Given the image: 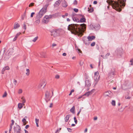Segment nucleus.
I'll return each mask as SVG.
<instances>
[{"label":"nucleus","mask_w":133,"mask_h":133,"mask_svg":"<svg viewBox=\"0 0 133 133\" xmlns=\"http://www.w3.org/2000/svg\"><path fill=\"white\" fill-rule=\"evenodd\" d=\"M79 25L77 24H71L69 25L68 27V30L74 31L75 34L79 36H82L83 35V32L85 30L86 27V25L84 23L80 24L81 28L78 27Z\"/></svg>","instance_id":"1"},{"label":"nucleus","mask_w":133,"mask_h":133,"mask_svg":"<svg viewBox=\"0 0 133 133\" xmlns=\"http://www.w3.org/2000/svg\"><path fill=\"white\" fill-rule=\"evenodd\" d=\"M126 0H107V2L110 5H111L113 8L119 12L122 11V6L121 5L122 1H126Z\"/></svg>","instance_id":"2"},{"label":"nucleus","mask_w":133,"mask_h":133,"mask_svg":"<svg viewBox=\"0 0 133 133\" xmlns=\"http://www.w3.org/2000/svg\"><path fill=\"white\" fill-rule=\"evenodd\" d=\"M49 4L45 5L40 11L38 14L37 15L36 18L37 19H39L41 18L45 13L46 12L47 9Z\"/></svg>","instance_id":"3"},{"label":"nucleus","mask_w":133,"mask_h":133,"mask_svg":"<svg viewBox=\"0 0 133 133\" xmlns=\"http://www.w3.org/2000/svg\"><path fill=\"white\" fill-rule=\"evenodd\" d=\"M115 75V69H111V70L110 71L107 75L108 77L109 78H114Z\"/></svg>","instance_id":"4"},{"label":"nucleus","mask_w":133,"mask_h":133,"mask_svg":"<svg viewBox=\"0 0 133 133\" xmlns=\"http://www.w3.org/2000/svg\"><path fill=\"white\" fill-rule=\"evenodd\" d=\"M56 14H55L53 15H50L48 16H45L44 18V23L46 24L48 23L49 20V19L51 18L52 17H54V16H55Z\"/></svg>","instance_id":"5"},{"label":"nucleus","mask_w":133,"mask_h":133,"mask_svg":"<svg viewBox=\"0 0 133 133\" xmlns=\"http://www.w3.org/2000/svg\"><path fill=\"white\" fill-rule=\"evenodd\" d=\"M123 50L121 48H118L115 51V52L117 54V56L118 58H120L122 54Z\"/></svg>","instance_id":"6"},{"label":"nucleus","mask_w":133,"mask_h":133,"mask_svg":"<svg viewBox=\"0 0 133 133\" xmlns=\"http://www.w3.org/2000/svg\"><path fill=\"white\" fill-rule=\"evenodd\" d=\"M13 50V49L10 48L7 51L4 56V58L5 60H7L10 57V54H10V51L11 50Z\"/></svg>","instance_id":"7"},{"label":"nucleus","mask_w":133,"mask_h":133,"mask_svg":"<svg viewBox=\"0 0 133 133\" xmlns=\"http://www.w3.org/2000/svg\"><path fill=\"white\" fill-rule=\"evenodd\" d=\"M51 35L53 36L54 37H56L59 35V31L58 30H53L51 31Z\"/></svg>","instance_id":"8"},{"label":"nucleus","mask_w":133,"mask_h":133,"mask_svg":"<svg viewBox=\"0 0 133 133\" xmlns=\"http://www.w3.org/2000/svg\"><path fill=\"white\" fill-rule=\"evenodd\" d=\"M84 43L86 45H88L90 44L88 38V37H84L82 39Z\"/></svg>","instance_id":"9"},{"label":"nucleus","mask_w":133,"mask_h":133,"mask_svg":"<svg viewBox=\"0 0 133 133\" xmlns=\"http://www.w3.org/2000/svg\"><path fill=\"white\" fill-rule=\"evenodd\" d=\"M104 95L105 97L108 96L111 98L113 94L110 91H108L105 92L104 94Z\"/></svg>","instance_id":"10"},{"label":"nucleus","mask_w":133,"mask_h":133,"mask_svg":"<svg viewBox=\"0 0 133 133\" xmlns=\"http://www.w3.org/2000/svg\"><path fill=\"white\" fill-rule=\"evenodd\" d=\"M90 26L92 29L96 30L99 29L100 27V25L98 24H96L95 25H91Z\"/></svg>","instance_id":"11"},{"label":"nucleus","mask_w":133,"mask_h":133,"mask_svg":"<svg viewBox=\"0 0 133 133\" xmlns=\"http://www.w3.org/2000/svg\"><path fill=\"white\" fill-rule=\"evenodd\" d=\"M78 15L80 16V17H82L79 21L81 23H84L86 22V19L84 16V15L81 14H79Z\"/></svg>","instance_id":"12"},{"label":"nucleus","mask_w":133,"mask_h":133,"mask_svg":"<svg viewBox=\"0 0 133 133\" xmlns=\"http://www.w3.org/2000/svg\"><path fill=\"white\" fill-rule=\"evenodd\" d=\"M14 129L15 132L16 131H21V129L20 127L18 125H17L16 127L14 126Z\"/></svg>","instance_id":"13"},{"label":"nucleus","mask_w":133,"mask_h":133,"mask_svg":"<svg viewBox=\"0 0 133 133\" xmlns=\"http://www.w3.org/2000/svg\"><path fill=\"white\" fill-rule=\"evenodd\" d=\"M85 86L87 87H89L91 85L90 81L88 80H86L85 81Z\"/></svg>","instance_id":"14"},{"label":"nucleus","mask_w":133,"mask_h":133,"mask_svg":"<svg viewBox=\"0 0 133 133\" xmlns=\"http://www.w3.org/2000/svg\"><path fill=\"white\" fill-rule=\"evenodd\" d=\"M92 90L90 91H89L87 92H86L83 95H84V96H89L91 95L92 94Z\"/></svg>","instance_id":"15"},{"label":"nucleus","mask_w":133,"mask_h":133,"mask_svg":"<svg viewBox=\"0 0 133 133\" xmlns=\"http://www.w3.org/2000/svg\"><path fill=\"white\" fill-rule=\"evenodd\" d=\"M68 6L67 2L65 0H64L62 3V6L64 7H66Z\"/></svg>","instance_id":"16"},{"label":"nucleus","mask_w":133,"mask_h":133,"mask_svg":"<svg viewBox=\"0 0 133 133\" xmlns=\"http://www.w3.org/2000/svg\"><path fill=\"white\" fill-rule=\"evenodd\" d=\"M70 117L71 116L70 115H67L64 118L65 122H67Z\"/></svg>","instance_id":"17"},{"label":"nucleus","mask_w":133,"mask_h":133,"mask_svg":"<svg viewBox=\"0 0 133 133\" xmlns=\"http://www.w3.org/2000/svg\"><path fill=\"white\" fill-rule=\"evenodd\" d=\"M50 93L48 91H46L45 94V98L47 99L49 98L50 97Z\"/></svg>","instance_id":"18"},{"label":"nucleus","mask_w":133,"mask_h":133,"mask_svg":"<svg viewBox=\"0 0 133 133\" xmlns=\"http://www.w3.org/2000/svg\"><path fill=\"white\" fill-rule=\"evenodd\" d=\"M88 37L89 41L95 39L96 37L95 36H88Z\"/></svg>","instance_id":"19"},{"label":"nucleus","mask_w":133,"mask_h":133,"mask_svg":"<svg viewBox=\"0 0 133 133\" xmlns=\"http://www.w3.org/2000/svg\"><path fill=\"white\" fill-rule=\"evenodd\" d=\"M70 111L73 114H74L75 113V106H74L70 110Z\"/></svg>","instance_id":"20"},{"label":"nucleus","mask_w":133,"mask_h":133,"mask_svg":"<svg viewBox=\"0 0 133 133\" xmlns=\"http://www.w3.org/2000/svg\"><path fill=\"white\" fill-rule=\"evenodd\" d=\"M19 24L17 23H15L14 28L16 29L18 28L19 27Z\"/></svg>","instance_id":"21"},{"label":"nucleus","mask_w":133,"mask_h":133,"mask_svg":"<svg viewBox=\"0 0 133 133\" xmlns=\"http://www.w3.org/2000/svg\"><path fill=\"white\" fill-rule=\"evenodd\" d=\"M88 11L89 13L92 12L94 11V9L93 7L89 8V7L88 8Z\"/></svg>","instance_id":"22"},{"label":"nucleus","mask_w":133,"mask_h":133,"mask_svg":"<svg viewBox=\"0 0 133 133\" xmlns=\"http://www.w3.org/2000/svg\"><path fill=\"white\" fill-rule=\"evenodd\" d=\"M23 104L21 103H19L18 104V107L19 109H21L23 107Z\"/></svg>","instance_id":"23"},{"label":"nucleus","mask_w":133,"mask_h":133,"mask_svg":"<svg viewBox=\"0 0 133 133\" xmlns=\"http://www.w3.org/2000/svg\"><path fill=\"white\" fill-rule=\"evenodd\" d=\"M21 99L22 100V104H23V105H24V103L26 102V101L25 99V98L24 97H23L21 98Z\"/></svg>","instance_id":"24"},{"label":"nucleus","mask_w":133,"mask_h":133,"mask_svg":"<svg viewBox=\"0 0 133 133\" xmlns=\"http://www.w3.org/2000/svg\"><path fill=\"white\" fill-rule=\"evenodd\" d=\"M94 78V79L95 80V83L94 85H96L97 83L99 81V80H98V79H97V77H96V78Z\"/></svg>","instance_id":"25"},{"label":"nucleus","mask_w":133,"mask_h":133,"mask_svg":"<svg viewBox=\"0 0 133 133\" xmlns=\"http://www.w3.org/2000/svg\"><path fill=\"white\" fill-rule=\"evenodd\" d=\"M99 72L98 71H97L95 73L94 75V78H96L97 77L98 75Z\"/></svg>","instance_id":"26"},{"label":"nucleus","mask_w":133,"mask_h":133,"mask_svg":"<svg viewBox=\"0 0 133 133\" xmlns=\"http://www.w3.org/2000/svg\"><path fill=\"white\" fill-rule=\"evenodd\" d=\"M60 0H58V1H56L55 3V4L56 5V6L57 5V6H58L60 4L61 2V1H60Z\"/></svg>","instance_id":"27"},{"label":"nucleus","mask_w":133,"mask_h":133,"mask_svg":"<svg viewBox=\"0 0 133 133\" xmlns=\"http://www.w3.org/2000/svg\"><path fill=\"white\" fill-rule=\"evenodd\" d=\"M22 122L25 125L26 124V122H28L26 121V119L25 118H24L22 120Z\"/></svg>","instance_id":"28"},{"label":"nucleus","mask_w":133,"mask_h":133,"mask_svg":"<svg viewBox=\"0 0 133 133\" xmlns=\"http://www.w3.org/2000/svg\"><path fill=\"white\" fill-rule=\"evenodd\" d=\"M129 83L128 81H125V82L124 84L125 86H129Z\"/></svg>","instance_id":"29"},{"label":"nucleus","mask_w":133,"mask_h":133,"mask_svg":"<svg viewBox=\"0 0 133 133\" xmlns=\"http://www.w3.org/2000/svg\"><path fill=\"white\" fill-rule=\"evenodd\" d=\"M43 83H41L39 84L38 86V89H40L41 87L43 86Z\"/></svg>","instance_id":"30"},{"label":"nucleus","mask_w":133,"mask_h":133,"mask_svg":"<svg viewBox=\"0 0 133 133\" xmlns=\"http://www.w3.org/2000/svg\"><path fill=\"white\" fill-rule=\"evenodd\" d=\"M27 72H26V74L27 76H28L30 74V71L29 69H27L26 70Z\"/></svg>","instance_id":"31"},{"label":"nucleus","mask_w":133,"mask_h":133,"mask_svg":"<svg viewBox=\"0 0 133 133\" xmlns=\"http://www.w3.org/2000/svg\"><path fill=\"white\" fill-rule=\"evenodd\" d=\"M111 104L113 106H115L116 105L115 101L114 100H112L111 102Z\"/></svg>","instance_id":"32"},{"label":"nucleus","mask_w":133,"mask_h":133,"mask_svg":"<svg viewBox=\"0 0 133 133\" xmlns=\"http://www.w3.org/2000/svg\"><path fill=\"white\" fill-rule=\"evenodd\" d=\"M74 122H75V124H77V120L76 117L75 116L74 117Z\"/></svg>","instance_id":"33"},{"label":"nucleus","mask_w":133,"mask_h":133,"mask_svg":"<svg viewBox=\"0 0 133 133\" xmlns=\"http://www.w3.org/2000/svg\"><path fill=\"white\" fill-rule=\"evenodd\" d=\"M3 68L5 70H9V68L8 66H6L4 67Z\"/></svg>","instance_id":"34"},{"label":"nucleus","mask_w":133,"mask_h":133,"mask_svg":"<svg viewBox=\"0 0 133 133\" xmlns=\"http://www.w3.org/2000/svg\"><path fill=\"white\" fill-rule=\"evenodd\" d=\"M38 36L36 37L32 40V41L34 42H35L36 41V40L38 39Z\"/></svg>","instance_id":"35"},{"label":"nucleus","mask_w":133,"mask_h":133,"mask_svg":"<svg viewBox=\"0 0 133 133\" xmlns=\"http://www.w3.org/2000/svg\"><path fill=\"white\" fill-rule=\"evenodd\" d=\"M68 14L67 13H65V15H62V17L63 18H65V16H68Z\"/></svg>","instance_id":"36"},{"label":"nucleus","mask_w":133,"mask_h":133,"mask_svg":"<svg viewBox=\"0 0 133 133\" xmlns=\"http://www.w3.org/2000/svg\"><path fill=\"white\" fill-rule=\"evenodd\" d=\"M34 3H31L29 4V7L32 6L34 5Z\"/></svg>","instance_id":"37"},{"label":"nucleus","mask_w":133,"mask_h":133,"mask_svg":"<svg viewBox=\"0 0 133 133\" xmlns=\"http://www.w3.org/2000/svg\"><path fill=\"white\" fill-rule=\"evenodd\" d=\"M73 4L74 5H77V2L76 0H75L73 2Z\"/></svg>","instance_id":"38"},{"label":"nucleus","mask_w":133,"mask_h":133,"mask_svg":"<svg viewBox=\"0 0 133 133\" xmlns=\"http://www.w3.org/2000/svg\"><path fill=\"white\" fill-rule=\"evenodd\" d=\"M22 90L21 89H20L18 90V94H21L22 93Z\"/></svg>","instance_id":"39"},{"label":"nucleus","mask_w":133,"mask_h":133,"mask_svg":"<svg viewBox=\"0 0 133 133\" xmlns=\"http://www.w3.org/2000/svg\"><path fill=\"white\" fill-rule=\"evenodd\" d=\"M73 10L75 12H77L78 11V9L76 8H74Z\"/></svg>","instance_id":"40"},{"label":"nucleus","mask_w":133,"mask_h":133,"mask_svg":"<svg viewBox=\"0 0 133 133\" xmlns=\"http://www.w3.org/2000/svg\"><path fill=\"white\" fill-rule=\"evenodd\" d=\"M25 12L26 11H25V12L24 13V14H23L22 16V19H24V18L25 16Z\"/></svg>","instance_id":"41"},{"label":"nucleus","mask_w":133,"mask_h":133,"mask_svg":"<svg viewBox=\"0 0 133 133\" xmlns=\"http://www.w3.org/2000/svg\"><path fill=\"white\" fill-rule=\"evenodd\" d=\"M51 97V96L50 97V98H49L48 99H47L46 98H45V100L46 102V103H47L48 101L50 100V98Z\"/></svg>","instance_id":"42"},{"label":"nucleus","mask_w":133,"mask_h":133,"mask_svg":"<svg viewBox=\"0 0 133 133\" xmlns=\"http://www.w3.org/2000/svg\"><path fill=\"white\" fill-rule=\"evenodd\" d=\"M17 37H18L17 36L15 35V37L13 39V42H14V41H16V39H17Z\"/></svg>","instance_id":"43"},{"label":"nucleus","mask_w":133,"mask_h":133,"mask_svg":"<svg viewBox=\"0 0 133 133\" xmlns=\"http://www.w3.org/2000/svg\"><path fill=\"white\" fill-rule=\"evenodd\" d=\"M40 22V19H38L36 21V22L37 24H39V23Z\"/></svg>","instance_id":"44"},{"label":"nucleus","mask_w":133,"mask_h":133,"mask_svg":"<svg viewBox=\"0 0 133 133\" xmlns=\"http://www.w3.org/2000/svg\"><path fill=\"white\" fill-rule=\"evenodd\" d=\"M74 89H72L70 91V93H69V96H70V95H71L72 94V93L73 92H74Z\"/></svg>","instance_id":"45"},{"label":"nucleus","mask_w":133,"mask_h":133,"mask_svg":"<svg viewBox=\"0 0 133 133\" xmlns=\"http://www.w3.org/2000/svg\"><path fill=\"white\" fill-rule=\"evenodd\" d=\"M68 131L69 132H72V129L69 128H67Z\"/></svg>","instance_id":"46"},{"label":"nucleus","mask_w":133,"mask_h":133,"mask_svg":"<svg viewBox=\"0 0 133 133\" xmlns=\"http://www.w3.org/2000/svg\"><path fill=\"white\" fill-rule=\"evenodd\" d=\"M7 95V94L6 91H5L4 92V94L3 95V97H5Z\"/></svg>","instance_id":"47"},{"label":"nucleus","mask_w":133,"mask_h":133,"mask_svg":"<svg viewBox=\"0 0 133 133\" xmlns=\"http://www.w3.org/2000/svg\"><path fill=\"white\" fill-rule=\"evenodd\" d=\"M130 62L131 63V65H133V58L131 59Z\"/></svg>","instance_id":"48"},{"label":"nucleus","mask_w":133,"mask_h":133,"mask_svg":"<svg viewBox=\"0 0 133 133\" xmlns=\"http://www.w3.org/2000/svg\"><path fill=\"white\" fill-rule=\"evenodd\" d=\"M95 42H92V43L91 44V46H94L95 45Z\"/></svg>","instance_id":"49"},{"label":"nucleus","mask_w":133,"mask_h":133,"mask_svg":"<svg viewBox=\"0 0 133 133\" xmlns=\"http://www.w3.org/2000/svg\"><path fill=\"white\" fill-rule=\"evenodd\" d=\"M55 77L56 79H58L59 78V76L58 75H57L55 76Z\"/></svg>","instance_id":"50"},{"label":"nucleus","mask_w":133,"mask_h":133,"mask_svg":"<svg viewBox=\"0 0 133 133\" xmlns=\"http://www.w3.org/2000/svg\"><path fill=\"white\" fill-rule=\"evenodd\" d=\"M35 14V13L34 12H32L31 13L30 15V17H33L34 15Z\"/></svg>","instance_id":"51"},{"label":"nucleus","mask_w":133,"mask_h":133,"mask_svg":"<svg viewBox=\"0 0 133 133\" xmlns=\"http://www.w3.org/2000/svg\"><path fill=\"white\" fill-rule=\"evenodd\" d=\"M35 121L36 124L38 123L39 120L38 119H37V118L35 119Z\"/></svg>","instance_id":"52"},{"label":"nucleus","mask_w":133,"mask_h":133,"mask_svg":"<svg viewBox=\"0 0 133 133\" xmlns=\"http://www.w3.org/2000/svg\"><path fill=\"white\" fill-rule=\"evenodd\" d=\"M52 1V0H47L46 1V3H47V4H49V3Z\"/></svg>","instance_id":"53"},{"label":"nucleus","mask_w":133,"mask_h":133,"mask_svg":"<svg viewBox=\"0 0 133 133\" xmlns=\"http://www.w3.org/2000/svg\"><path fill=\"white\" fill-rule=\"evenodd\" d=\"M76 49H77L78 50V52H79V53H80V52H82V51H81V50H80V49H79L78 47H77L76 48Z\"/></svg>","instance_id":"54"},{"label":"nucleus","mask_w":133,"mask_h":133,"mask_svg":"<svg viewBox=\"0 0 133 133\" xmlns=\"http://www.w3.org/2000/svg\"><path fill=\"white\" fill-rule=\"evenodd\" d=\"M61 128H60L59 129H57L55 131V133H57L58 132H59L60 131V130H61Z\"/></svg>","instance_id":"55"},{"label":"nucleus","mask_w":133,"mask_h":133,"mask_svg":"<svg viewBox=\"0 0 133 133\" xmlns=\"http://www.w3.org/2000/svg\"><path fill=\"white\" fill-rule=\"evenodd\" d=\"M127 107H128V110L129 111V110H130V106H125V107L124 108H127Z\"/></svg>","instance_id":"56"},{"label":"nucleus","mask_w":133,"mask_h":133,"mask_svg":"<svg viewBox=\"0 0 133 133\" xmlns=\"http://www.w3.org/2000/svg\"><path fill=\"white\" fill-rule=\"evenodd\" d=\"M125 98L126 99H129L131 97L129 96H125Z\"/></svg>","instance_id":"57"},{"label":"nucleus","mask_w":133,"mask_h":133,"mask_svg":"<svg viewBox=\"0 0 133 133\" xmlns=\"http://www.w3.org/2000/svg\"><path fill=\"white\" fill-rule=\"evenodd\" d=\"M17 83V81L15 79L14 80V84L16 85V84Z\"/></svg>","instance_id":"58"},{"label":"nucleus","mask_w":133,"mask_h":133,"mask_svg":"<svg viewBox=\"0 0 133 133\" xmlns=\"http://www.w3.org/2000/svg\"><path fill=\"white\" fill-rule=\"evenodd\" d=\"M11 121L12 123L11 124L13 125L14 124L15 122H14V121L13 119L11 120Z\"/></svg>","instance_id":"59"},{"label":"nucleus","mask_w":133,"mask_h":133,"mask_svg":"<svg viewBox=\"0 0 133 133\" xmlns=\"http://www.w3.org/2000/svg\"><path fill=\"white\" fill-rule=\"evenodd\" d=\"M72 18V19L74 21L76 22V18L75 17H73Z\"/></svg>","instance_id":"60"},{"label":"nucleus","mask_w":133,"mask_h":133,"mask_svg":"<svg viewBox=\"0 0 133 133\" xmlns=\"http://www.w3.org/2000/svg\"><path fill=\"white\" fill-rule=\"evenodd\" d=\"M23 28L25 30L26 29V25L25 24H24Z\"/></svg>","instance_id":"61"},{"label":"nucleus","mask_w":133,"mask_h":133,"mask_svg":"<svg viewBox=\"0 0 133 133\" xmlns=\"http://www.w3.org/2000/svg\"><path fill=\"white\" fill-rule=\"evenodd\" d=\"M21 34L20 32L18 33L16 35V36H17V37H18Z\"/></svg>","instance_id":"62"},{"label":"nucleus","mask_w":133,"mask_h":133,"mask_svg":"<svg viewBox=\"0 0 133 133\" xmlns=\"http://www.w3.org/2000/svg\"><path fill=\"white\" fill-rule=\"evenodd\" d=\"M21 34L20 32L18 33L16 35V36H17V37H18Z\"/></svg>","instance_id":"63"},{"label":"nucleus","mask_w":133,"mask_h":133,"mask_svg":"<svg viewBox=\"0 0 133 133\" xmlns=\"http://www.w3.org/2000/svg\"><path fill=\"white\" fill-rule=\"evenodd\" d=\"M76 14L74 13H73L72 14V18L74 17V16Z\"/></svg>","instance_id":"64"}]
</instances>
